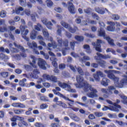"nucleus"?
<instances>
[{
    "label": "nucleus",
    "mask_w": 127,
    "mask_h": 127,
    "mask_svg": "<svg viewBox=\"0 0 127 127\" xmlns=\"http://www.w3.org/2000/svg\"><path fill=\"white\" fill-rule=\"evenodd\" d=\"M76 81L78 83V84H75L76 88H82L84 92H89V90L91 91V92H89L87 94L89 98L91 99L98 98V96L97 94L98 90L94 88L92 85L86 81L84 82V77L81 75H77L76 76Z\"/></svg>",
    "instance_id": "obj_1"
},
{
    "label": "nucleus",
    "mask_w": 127,
    "mask_h": 127,
    "mask_svg": "<svg viewBox=\"0 0 127 127\" xmlns=\"http://www.w3.org/2000/svg\"><path fill=\"white\" fill-rule=\"evenodd\" d=\"M93 77L97 82H100L101 78H103L102 79V81H104V82L110 83V80L108 79L107 78H105L106 77V75L104 74L103 72L100 70H98L96 71V73L93 74Z\"/></svg>",
    "instance_id": "obj_2"
},
{
    "label": "nucleus",
    "mask_w": 127,
    "mask_h": 127,
    "mask_svg": "<svg viewBox=\"0 0 127 127\" xmlns=\"http://www.w3.org/2000/svg\"><path fill=\"white\" fill-rule=\"evenodd\" d=\"M99 36L101 37H104V39H106L107 40L108 43L110 44V45H111L112 46H116V45L114 43V40L111 39L110 37L107 36L106 35V33L105 32V31L100 29L99 31Z\"/></svg>",
    "instance_id": "obj_3"
},
{
    "label": "nucleus",
    "mask_w": 127,
    "mask_h": 127,
    "mask_svg": "<svg viewBox=\"0 0 127 127\" xmlns=\"http://www.w3.org/2000/svg\"><path fill=\"white\" fill-rule=\"evenodd\" d=\"M58 85L61 88L64 89L65 91H67L69 93H76V90L72 89L71 86L66 83H62L59 81Z\"/></svg>",
    "instance_id": "obj_4"
},
{
    "label": "nucleus",
    "mask_w": 127,
    "mask_h": 127,
    "mask_svg": "<svg viewBox=\"0 0 127 127\" xmlns=\"http://www.w3.org/2000/svg\"><path fill=\"white\" fill-rule=\"evenodd\" d=\"M104 72L105 73H106V74H107V76L108 77V78H109V79H111V80H113V81H114L115 85L117 84V83L119 82L120 78L117 76H115L114 75V73L112 72V71L111 70H104Z\"/></svg>",
    "instance_id": "obj_5"
},
{
    "label": "nucleus",
    "mask_w": 127,
    "mask_h": 127,
    "mask_svg": "<svg viewBox=\"0 0 127 127\" xmlns=\"http://www.w3.org/2000/svg\"><path fill=\"white\" fill-rule=\"evenodd\" d=\"M102 43H104V42L102 41V40L97 39L96 43H92V45L94 47V48L96 51L101 53L102 51H103V50H102L101 48L102 46H101V44H102Z\"/></svg>",
    "instance_id": "obj_6"
},
{
    "label": "nucleus",
    "mask_w": 127,
    "mask_h": 127,
    "mask_svg": "<svg viewBox=\"0 0 127 127\" xmlns=\"http://www.w3.org/2000/svg\"><path fill=\"white\" fill-rule=\"evenodd\" d=\"M42 77L45 80H47V81H50L51 82H54V83L58 82L57 77L54 75H50L45 73L42 75Z\"/></svg>",
    "instance_id": "obj_7"
},
{
    "label": "nucleus",
    "mask_w": 127,
    "mask_h": 127,
    "mask_svg": "<svg viewBox=\"0 0 127 127\" xmlns=\"http://www.w3.org/2000/svg\"><path fill=\"white\" fill-rule=\"evenodd\" d=\"M53 92L55 95H57V96H59V97H60L61 98H63V99H64L66 101H69V102H71V103H74V100L69 99V98L64 96V95L62 94L60 92H57L56 90L53 89Z\"/></svg>",
    "instance_id": "obj_8"
},
{
    "label": "nucleus",
    "mask_w": 127,
    "mask_h": 127,
    "mask_svg": "<svg viewBox=\"0 0 127 127\" xmlns=\"http://www.w3.org/2000/svg\"><path fill=\"white\" fill-rule=\"evenodd\" d=\"M46 62L44 60L41 58L38 59V64L40 68L43 69V70H46Z\"/></svg>",
    "instance_id": "obj_9"
},
{
    "label": "nucleus",
    "mask_w": 127,
    "mask_h": 127,
    "mask_svg": "<svg viewBox=\"0 0 127 127\" xmlns=\"http://www.w3.org/2000/svg\"><path fill=\"white\" fill-rule=\"evenodd\" d=\"M68 4L69 5L68 9V11L72 14H75L76 13V10H75V7H74V5L71 2H68Z\"/></svg>",
    "instance_id": "obj_10"
},
{
    "label": "nucleus",
    "mask_w": 127,
    "mask_h": 127,
    "mask_svg": "<svg viewBox=\"0 0 127 127\" xmlns=\"http://www.w3.org/2000/svg\"><path fill=\"white\" fill-rule=\"evenodd\" d=\"M107 11V12L109 13L110 12L107 8L104 9V8L99 7H95V11L99 13L100 14H104L105 12Z\"/></svg>",
    "instance_id": "obj_11"
},
{
    "label": "nucleus",
    "mask_w": 127,
    "mask_h": 127,
    "mask_svg": "<svg viewBox=\"0 0 127 127\" xmlns=\"http://www.w3.org/2000/svg\"><path fill=\"white\" fill-rule=\"evenodd\" d=\"M108 110H110V111H113V112H119L120 110L119 109L111 106L110 107L108 106H104V107L102 108V111H108Z\"/></svg>",
    "instance_id": "obj_12"
},
{
    "label": "nucleus",
    "mask_w": 127,
    "mask_h": 127,
    "mask_svg": "<svg viewBox=\"0 0 127 127\" xmlns=\"http://www.w3.org/2000/svg\"><path fill=\"white\" fill-rule=\"evenodd\" d=\"M26 28H27V26H26L21 25L20 26V29L22 32L21 34L23 38H24V39H25V40H26V41H29V38H28L27 37H26V36H23V32H24V30Z\"/></svg>",
    "instance_id": "obj_13"
},
{
    "label": "nucleus",
    "mask_w": 127,
    "mask_h": 127,
    "mask_svg": "<svg viewBox=\"0 0 127 127\" xmlns=\"http://www.w3.org/2000/svg\"><path fill=\"white\" fill-rule=\"evenodd\" d=\"M30 60L32 62L30 63V65H31V66H32V67L34 68H36V67H37L36 65H35V64H36V60H37L36 58L33 56H31Z\"/></svg>",
    "instance_id": "obj_14"
},
{
    "label": "nucleus",
    "mask_w": 127,
    "mask_h": 127,
    "mask_svg": "<svg viewBox=\"0 0 127 127\" xmlns=\"http://www.w3.org/2000/svg\"><path fill=\"white\" fill-rule=\"evenodd\" d=\"M96 55L98 56L100 58H102V59H110L111 58V56H110L109 55H102L100 54V53H97Z\"/></svg>",
    "instance_id": "obj_15"
},
{
    "label": "nucleus",
    "mask_w": 127,
    "mask_h": 127,
    "mask_svg": "<svg viewBox=\"0 0 127 127\" xmlns=\"http://www.w3.org/2000/svg\"><path fill=\"white\" fill-rule=\"evenodd\" d=\"M39 70L37 69H35L33 70V78L34 79H37L38 78V74H39Z\"/></svg>",
    "instance_id": "obj_16"
},
{
    "label": "nucleus",
    "mask_w": 127,
    "mask_h": 127,
    "mask_svg": "<svg viewBox=\"0 0 127 127\" xmlns=\"http://www.w3.org/2000/svg\"><path fill=\"white\" fill-rule=\"evenodd\" d=\"M120 97L122 99V102L125 105H127V97L125 96V95L119 94Z\"/></svg>",
    "instance_id": "obj_17"
},
{
    "label": "nucleus",
    "mask_w": 127,
    "mask_h": 127,
    "mask_svg": "<svg viewBox=\"0 0 127 127\" xmlns=\"http://www.w3.org/2000/svg\"><path fill=\"white\" fill-rule=\"evenodd\" d=\"M27 45L29 48H37V44L35 42H33L32 43L30 42L27 43Z\"/></svg>",
    "instance_id": "obj_18"
},
{
    "label": "nucleus",
    "mask_w": 127,
    "mask_h": 127,
    "mask_svg": "<svg viewBox=\"0 0 127 127\" xmlns=\"http://www.w3.org/2000/svg\"><path fill=\"white\" fill-rule=\"evenodd\" d=\"M0 59L4 61H6V60H8V59H9L8 58V56L3 53L0 54Z\"/></svg>",
    "instance_id": "obj_19"
},
{
    "label": "nucleus",
    "mask_w": 127,
    "mask_h": 127,
    "mask_svg": "<svg viewBox=\"0 0 127 127\" xmlns=\"http://www.w3.org/2000/svg\"><path fill=\"white\" fill-rule=\"evenodd\" d=\"M37 35V32L33 30L30 35L31 39H35V38H36Z\"/></svg>",
    "instance_id": "obj_20"
},
{
    "label": "nucleus",
    "mask_w": 127,
    "mask_h": 127,
    "mask_svg": "<svg viewBox=\"0 0 127 127\" xmlns=\"http://www.w3.org/2000/svg\"><path fill=\"white\" fill-rule=\"evenodd\" d=\"M61 25H62V26H63L64 27V28H66V29H68V28L71 26L69 24H68L67 23L65 22L64 21H62L61 22Z\"/></svg>",
    "instance_id": "obj_21"
},
{
    "label": "nucleus",
    "mask_w": 127,
    "mask_h": 127,
    "mask_svg": "<svg viewBox=\"0 0 127 127\" xmlns=\"http://www.w3.org/2000/svg\"><path fill=\"white\" fill-rule=\"evenodd\" d=\"M83 48L84 49L86 50L87 53H88V54L91 53L92 51H91V49H90V46H89V45H83Z\"/></svg>",
    "instance_id": "obj_22"
},
{
    "label": "nucleus",
    "mask_w": 127,
    "mask_h": 127,
    "mask_svg": "<svg viewBox=\"0 0 127 127\" xmlns=\"http://www.w3.org/2000/svg\"><path fill=\"white\" fill-rule=\"evenodd\" d=\"M13 112L15 115H21V114L24 112V110L23 109H16L14 110Z\"/></svg>",
    "instance_id": "obj_23"
},
{
    "label": "nucleus",
    "mask_w": 127,
    "mask_h": 127,
    "mask_svg": "<svg viewBox=\"0 0 127 127\" xmlns=\"http://www.w3.org/2000/svg\"><path fill=\"white\" fill-rule=\"evenodd\" d=\"M70 118L72 120L75 121V122H79V121H80V118L78 117V116L75 114H71Z\"/></svg>",
    "instance_id": "obj_24"
},
{
    "label": "nucleus",
    "mask_w": 127,
    "mask_h": 127,
    "mask_svg": "<svg viewBox=\"0 0 127 127\" xmlns=\"http://www.w3.org/2000/svg\"><path fill=\"white\" fill-rule=\"evenodd\" d=\"M68 30L70 32H71V33H75L76 31L78 30V28L75 27L74 28H72L71 26H69V27L68 29Z\"/></svg>",
    "instance_id": "obj_25"
},
{
    "label": "nucleus",
    "mask_w": 127,
    "mask_h": 127,
    "mask_svg": "<svg viewBox=\"0 0 127 127\" xmlns=\"http://www.w3.org/2000/svg\"><path fill=\"white\" fill-rule=\"evenodd\" d=\"M74 38L75 40H77V41H79L80 42L84 40V37H83L82 36L76 35L74 37Z\"/></svg>",
    "instance_id": "obj_26"
},
{
    "label": "nucleus",
    "mask_w": 127,
    "mask_h": 127,
    "mask_svg": "<svg viewBox=\"0 0 127 127\" xmlns=\"http://www.w3.org/2000/svg\"><path fill=\"white\" fill-rule=\"evenodd\" d=\"M57 27L58 28V30H57V33L58 35H60V36H61V33L62 32V30L61 29L62 28V27L59 25H57Z\"/></svg>",
    "instance_id": "obj_27"
},
{
    "label": "nucleus",
    "mask_w": 127,
    "mask_h": 127,
    "mask_svg": "<svg viewBox=\"0 0 127 127\" xmlns=\"http://www.w3.org/2000/svg\"><path fill=\"white\" fill-rule=\"evenodd\" d=\"M112 18L114 20H119L120 18V17L118 14H113L112 15Z\"/></svg>",
    "instance_id": "obj_28"
},
{
    "label": "nucleus",
    "mask_w": 127,
    "mask_h": 127,
    "mask_svg": "<svg viewBox=\"0 0 127 127\" xmlns=\"http://www.w3.org/2000/svg\"><path fill=\"white\" fill-rule=\"evenodd\" d=\"M99 24L100 26V29H99L98 31V36H99V30H101V29H102V30H103V31H105V30H104V29H103V28H104V27H105V24L104 23V22H103L102 21H99Z\"/></svg>",
    "instance_id": "obj_29"
},
{
    "label": "nucleus",
    "mask_w": 127,
    "mask_h": 127,
    "mask_svg": "<svg viewBox=\"0 0 127 127\" xmlns=\"http://www.w3.org/2000/svg\"><path fill=\"white\" fill-rule=\"evenodd\" d=\"M0 16L1 18H4L6 16V11L4 10H2L0 12Z\"/></svg>",
    "instance_id": "obj_30"
},
{
    "label": "nucleus",
    "mask_w": 127,
    "mask_h": 127,
    "mask_svg": "<svg viewBox=\"0 0 127 127\" xmlns=\"http://www.w3.org/2000/svg\"><path fill=\"white\" fill-rule=\"evenodd\" d=\"M20 11H23V8L22 7H19L15 8V12L17 14H19Z\"/></svg>",
    "instance_id": "obj_31"
},
{
    "label": "nucleus",
    "mask_w": 127,
    "mask_h": 127,
    "mask_svg": "<svg viewBox=\"0 0 127 127\" xmlns=\"http://www.w3.org/2000/svg\"><path fill=\"white\" fill-rule=\"evenodd\" d=\"M120 103H121V101H120L119 99H117L116 102L114 103V104H116V106H114V107L116 108V109H122V107L120 105H118L120 104Z\"/></svg>",
    "instance_id": "obj_32"
},
{
    "label": "nucleus",
    "mask_w": 127,
    "mask_h": 127,
    "mask_svg": "<svg viewBox=\"0 0 127 127\" xmlns=\"http://www.w3.org/2000/svg\"><path fill=\"white\" fill-rule=\"evenodd\" d=\"M12 58H14V59H15V60H21V56L20 55L16 54L15 55H12Z\"/></svg>",
    "instance_id": "obj_33"
},
{
    "label": "nucleus",
    "mask_w": 127,
    "mask_h": 127,
    "mask_svg": "<svg viewBox=\"0 0 127 127\" xmlns=\"http://www.w3.org/2000/svg\"><path fill=\"white\" fill-rule=\"evenodd\" d=\"M77 70L79 75H81V76H84V73L83 69H82V68H81L80 67H78Z\"/></svg>",
    "instance_id": "obj_34"
},
{
    "label": "nucleus",
    "mask_w": 127,
    "mask_h": 127,
    "mask_svg": "<svg viewBox=\"0 0 127 127\" xmlns=\"http://www.w3.org/2000/svg\"><path fill=\"white\" fill-rule=\"evenodd\" d=\"M58 44L60 47H62V44H63V39L62 38H57Z\"/></svg>",
    "instance_id": "obj_35"
},
{
    "label": "nucleus",
    "mask_w": 127,
    "mask_h": 127,
    "mask_svg": "<svg viewBox=\"0 0 127 127\" xmlns=\"http://www.w3.org/2000/svg\"><path fill=\"white\" fill-rule=\"evenodd\" d=\"M34 28L36 30H38V31H40V29L42 28V26L40 23H37V25H35Z\"/></svg>",
    "instance_id": "obj_36"
},
{
    "label": "nucleus",
    "mask_w": 127,
    "mask_h": 127,
    "mask_svg": "<svg viewBox=\"0 0 127 127\" xmlns=\"http://www.w3.org/2000/svg\"><path fill=\"white\" fill-rule=\"evenodd\" d=\"M99 65L102 68H105V67H106V65H107V62H106L105 61H101L99 62Z\"/></svg>",
    "instance_id": "obj_37"
},
{
    "label": "nucleus",
    "mask_w": 127,
    "mask_h": 127,
    "mask_svg": "<svg viewBox=\"0 0 127 127\" xmlns=\"http://www.w3.org/2000/svg\"><path fill=\"white\" fill-rule=\"evenodd\" d=\"M14 45L15 46V47L18 48V49H20L21 51H24V48H23V47L20 46V45L17 44L15 42L14 43Z\"/></svg>",
    "instance_id": "obj_38"
},
{
    "label": "nucleus",
    "mask_w": 127,
    "mask_h": 127,
    "mask_svg": "<svg viewBox=\"0 0 127 127\" xmlns=\"http://www.w3.org/2000/svg\"><path fill=\"white\" fill-rule=\"evenodd\" d=\"M42 32L45 37H48V36H49V33H48V31H47V29H43Z\"/></svg>",
    "instance_id": "obj_39"
},
{
    "label": "nucleus",
    "mask_w": 127,
    "mask_h": 127,
    "mask_svg": "<svg viewBox=\"0 0 127 127\" xmlns=\"http://www.w3.org/2000/svg\"><path fill=\"white\" fill-rule=\"evenodd\" d=\"M0 75L1 76V77H3V78H7V77H8V72H0Z\"/></svg>",
    "instance_id": "obj_40"
},
{
    "label": "nucleus",
    "mask_w": 127,
    "mask_h": 127,
    "mask_svg": "<svg viewBox=\"0 0 127 127\" xmlns=\"http://www.w3.org/2000/svg\"><path fill=\"white\" fill-rule=\"evenodd\" d=\"M58 103H59V105L64 108V109H68V107H67V105L62 102V101H59Z\"/></svg>",
    "instance_id": "obj_41"
},
{
    "label": "nucleus",
    "mask_w": 127,
    "mask_h": 127,
    "mask_svg": "<svg viewBox=\"0 0 127 127\" xmlns=\"http://www.w3.org/2000/svg\"><path fill=\"white\" fill-rule=\"evenodd\" d=\"M10 51L12 53H18V52H19V50L18 49L14 48H10Z\"/></svg>",
    "instance_id": "obj_42"
},
{
    "label": "nucleus",
    "mask_w": 127,
    "mask_h": 127,
    "mask_svg": "<svg viewBox=\"0 0 127 127\" xmlns=\"http://www.w3.org/2000/svg\"><path fill=\"white\" fill-rule=\"evenodd\" d=\"M19 3L20 5L22 6H26V0H19Z\"/></svg>",
    "instance_id": "obj_43"
},
{
    "label": "nucleus",
    "mask_w": 127,
    "mask_h": 127,
    "mask_svg": "<svg viewBox=\"0 0 127 127\" xmlns=\"http://www.w3.org/2000/svg\"><path fill=\"white\" fill-rule=\"evenodd\" d=\"M84 35L85 36H86V37H89V38H95V35L94 34L85 33Z\"/></svg>",
    "instance_id": "obj_44"
},
{
    "label": "nucleus",
    "mask_w": 127,
    "mask_h": 127,
    "mask_svg": "<svg viewBox=\"0 0 127 127\" xmlns=\"http://www.w3.org/2000/svg\"><path fill=\"white\" fill-rule=\"evenodd\" d=\"M59 68L60 70H64L66 68V64H61L59 65Z\"/></svg>",
    "instance_id": "obj_45"
},
{
    "label": "nucleus",
    "mask_w": 127,
    "mask_h": 127,
    "mask_svg": "<svg viewBox=\"0 0 127 127\" xmlns=\"http://www.w3.org/2000/svg\"><path fill=\"white\" fill-rule=\"evenodd\" d=\"M84 11L85 13H87V14H91V12H92V9H91V8H87L84 9Z\"/></svg>",
    "instance_id": "obj_46"
},
{
    "label": "nucleus",
    "mask_w": 127,
    "mask_h": 127,
    "mask_svg": "<svg viewBox=\"0 0 127 127\" xmlns=\"http://www.w3.org/2000/svg\"><path fill=\"white\" fill-rule=\"evenodd\" d=\"M92 16L93 18L96 19V20H99V19H100V17H99L96 13H92Z\"/></svg>",
    "instance_id": "obj_47"
},
{
    "label": "nucleus",
    "mask_w": 127,
    "mask_h": 127,
    "mask_svg": "<svg viewBox=\"0 0 127 127\" xmlns=\"http://www.w3.org/2000/svg\"><path fill=\"white\" fill-rule=\"evenodd\" d=\"M69 67L70 68V69L72 70L73 72H76V69H77V67L76 66H73L72 64H70L69 65Z\"/></svg>",
    "instance_id": "obj_48"
},
{
    "label": "nucleus",
    "mask_w": 127,
    "mask_h": 127,
    "mask_svg": "<svg viewBox=\"0 0 127 127\" xmlns=\"http://www.w3.org/2000/svg\"><path fill=\"white\" fill-rule=\"evenodd\" d=\"M51 42L52 43V47L53 48H56V47H57V45L56 44V42L53 41V39H51Z\"/></svg>",
    "instance_id": "obj_49"
},
{
    "label": "nucleus",
    "mask_w": 127,
    "mask_h": 127,
    "mask_svg": "<svg viewBox=\"0 0 127 127\" xmlns=\"http://www.w3.org/2000/svg\"><path fill=\"white\" fill-rule=\"evenodd\" d=\"M35 127H44V125L42 123L39 122H37L34 124Z\"/></svg>",
    "instance_id": "obj_50"
},
{
    "label": "nucleus",
    "mask_w": 127,
    "mask_h": 127,
    "mask_svg": "<svg viewBox=\"0 0 127 127\" xmlns=\"http://www.w3.org/2000/svg\"><path fill=\"white\" fill-rule=\"evenodd\" d=\"M94 115L96 117H103V115H104V114L102 112H94Z\"/></svg>",
    "instance_id": "obj_51"
},
{
    "label": "nucleus",
    "mask_w": 127,
    "mask_h": 127,
    "mask_svg": "<svg viewBox=\"0 0 127 127\" xmlns=\"http://www.w3.org/2000/svg\"><path fill=\"white\" fill-rule=\"evenodd\" d=\"M115 29H116L115 26H109L107 27V30H108V31H115Z\"/></svg>",
    "instance_id": "obj_52"
},
{
    "label": "nucleus",
    "mask_w": 127,
    "mask_h": 127,
    "mask_svg": "<svg viewBox=\"0 0 127 127\" xmlns=\"http://www.w3.org/2000/svg\"><path fill=\"white\" fill-rule=\"evenodd\" d=\"M24 68L26 71H31V66L28 64L24 65Z\"/></svg>",
    "instance_id": "obj_53"
},
{
    "label": "nucleus",
    "mask_w": 127,
    "mask_h": 127,
    "mask_svg": "<svg viewBox=\"0 0 127 127\" xmlns=\"http://www.w3.org/2000/svg\"><path fill=\"white\" fill-rule=\"evenodd\" d=\"M40 100L43 102H49V99L45 96H41L40 97Z\"/></svg>",
    "instance_id": "obj_54"
},
{
    "label": "nucleus",
    "mask_w": 127,
    "mask_h": 127,
    "mask_svg": "<svg viewBox=\"0 0 127 127\" xmlns=\"http://www.w3.org/2000/svg\"><path fill=\"white\" fill-rule=\"evenodd\" d=\"M47 4L49 7H51L53 5V2L50 0H47Z\"/></svg>",
    "instance_id": "obj_55"
},
{
    "label": "nucleus",
    "mask_w": 127,
    "mask_h": 127,
    "mask_svg": "<svg viewBox=\"0 0 127 127\" xmlns=\"http://www.w3.org/2000/svg\"><path fill=\"white\" fill-rule=\"evenodd\" d=\"M48 108V105L46 104H43L40 105V109L41 110H44L45 109H47Z\"/></svg>",
    "instance_id": "obj_56"
},
{
    "label": "nucleus",
    "mask_w": 127,
    "mask_h": 127,
    "mask_svg": "<svg viewBox=\"0 0 127 127\" xmlns=\"http://www.w3.org/2000/svg\"><path fill=\"white\" fill-rule=\"evenodd\" d=\"M115 86L118 88H123V87H124V84L120 81V83L117 82V84H115Z\"/></svg>",
    "instance_id": "obj_57"
},
{
    "label": "nucleus",
    "mask_w": 127,
    "mask_h": 127,
    "mask_svg": "<svg viewBox=\"0 0 127 127\" xmlns=\"http://www.w3.org/2000/svg\"><path fill=\"white\" fill-rule=\"evenodd\" d=\"M55 11H57V12H62V8L60 7H55L54 8Z\"/></svg>",
    "instance_id": "obj_58"
},
{
    "label": "nucleus",
    "mask_w": 127,
    "mask_h": 127,
    "mask_svg": "<svg viewBox=\"0 0 127 127\" xmlns=\"http://www.w3.org/2000/svg\"><path fill=\"white\" fill-rule=\"evenodd\" d=\"M43 85L45 88H50V87H51V84L49 82H45Z\"/></svg>",
    "instance_id": "obj_59"
},
{
    "label": "nucleus",
    "mask_w": 127,
    "mask_h": 127,
    "mask_svg": "<svg viewBox=\"0 0 127 127\" xmlns=\"http://www.w3.org/2000/svg\"><path fill=\"white\" fill-rule=\"evenodd\" d=\"M81 18H82V17H77L75 19V22L77 23V24L81 23Z\"/></svg>",
    "instance_id": "obj_60"
},
{
    "label": "nucleus",
    "mask_w": 127,
    "mask_h": 127,
    "mask_svg": "<svg viewBox=\"0 0 127 127\" xmlns=\"http://www.w3.org/2000/svg\"><path fill=\"white\" fill-rule=\"evenodd\" d=\"M17 121H19L20 122H23L24 121V118L21 117L19 116H16Z\"/></svg>",
    "instance_id": "obj_61"
},
{
    "label": "nucleus",
    "mask_w": 127,
    "mask_h": 127,
    "mask_svg": "<svg viewBox=\"0 0 127 127\" xmlns=\"http://www.w3.org/2000/svg\"><path fill=\"white\" fill-rule=\"evenodd\" d=\"M91 67L92 68H98L99 67V64L95 63H92L91 64Z\"/></svg>",
    "instance_id": "obj_62"
},
{
    "label": "nucleus",
    "mask_w": 127,
    "mask_h": 127,
    "mask_svg": "<svg viewBox=\"0 0 127 127\" xmlns=\"http://www.w3.org/2000/svg\"><path fill=\"white\" fill-rule=\"evenodd\" d=\"M108 91H109V89H106V88H101V92L103 93V94H108Z\"/></svg>",
    "instance_id": "obj_63"
},
{
    "label": "nucleus",
    "mask_w": 127,
    "mask_h": 127,
    "mask_svg": "<svg viewBox=\"0 0 127 127\" xmlns=\"http://www.w3.org/2000/svg\"><path fill=\"white\" fill-rule=\"evenodd\" d=\"M24 13H25V14H26L28 16H29V15H30V9H26L24 11Z\"/></svg>",
    "instance_id": "obj_64"
}]
</instances>
